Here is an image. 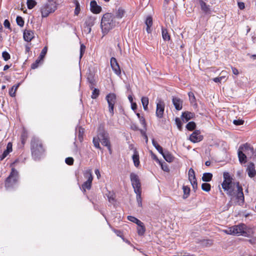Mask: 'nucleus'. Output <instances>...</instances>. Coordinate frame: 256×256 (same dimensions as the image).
<instances>
[{"label":"nucleus","instance_id":"864d4df0","mask_svg":"<svg viewBox=\"0 0 256 256\" xmlns=\"http://www.w3.org/2000/svg\"><path fill=\"white\" fill-rule=\"evenodd\" d=\"M176 123L177 125V126L179 130L182 128V122L179 118H176L175 120Z\"/></svg>","mask_w":256,"mask_h":256},{"label":"nucleus","instance_id":"473e14b6","mask_svg":"<svg viewBox=\"0 0 256 256\" xmlns=\"http://www.w3.org/2000/svg\"><path fill=\"white\" fill-rule=\"evenodd\" d=\"M100 140V138L98 135V136L94 137L92 140V142L94 144V146H95V148L98 149H100V147L99 144Z\"/></svg>","mask_w":256,"mask_h":256},{"label":"nucleus","instance_id":"4468645a","mask_svg":"<svg viewBox=\"0 0 256 256\" xmlns=\"http://www.w3.org/2000/svg\"><path fill=\"white\" fill-rule=\"evenodd\" d=\"M190 139L192 142L196 143L201 141L202 140V136L200 135L199 130H195L190 136Z\"/></svg>","mask_w":256,"mask_h":256},{"label":"nucleus","instance_id":"c85d7f7f","mask_svg":"<svg viewBox=\"0 0 256 256\" xmlns=\"http://www.w3.org/2000/svg\"><path fill=\"white\" fill-rule=\"evenodd\" d=\"M86 26L88 27L89 32H90V27L94 24V18L92 17H88L85 22Z\"/></svg>","mask_w":256,"mask_h":256},{"label":"nucleus","instance_id":"774afa93","mask_svg":"<svg viewBox=\"0 0 256 256\" xmlns=\"http://www.w3.org/2000/svg\"><path fill=\"white\" fill-rule=\"evenodd\" d=\"M25 48H26V53L28 52L30 50V44H26Z\"/></svg>","mask_w":256,"mask_h":256},{"label":"nucleus","instance_id":"c9c22d12","mask_svg":"<svg viewBox=\"0 0 256 256\" xmlns=\"http://www.w3.org/2000/svg\"><path fill=\"white\" fill-rule=\"evenodd\" d=\"M200 4L201 7V8L202 10L205 12H207L209 10V8L208 6L202 0L200 1Z\"/></svg>","mask_w":256,"mask_h":256},{"label":"nucleus","instance_id":"e433bc0d","mask_svg":"<svg viewBox=\"0 0 256 256\" xmlns=\"http://www.w3.org/2000/svg\"><path fill=\"white\" fill-rule=\"evenodd\" d=\"M188 176L189 180L196 178L194 171L192 168L189 170Z\"/></svg>","mask_w":256,"mask_h":256},{"label":"nucleus","instance_id":"cd10ccee","mask_svg":"<svg viewBox=\"0 0 256 256\" xmlns=\"http://www.w3.org/2000/svg\"><path fill=\"white\" fill-rule=\"evenodd\" d=\"M136 196V202H138V206L140 207H142V192H135Z\"/></svg>","mask_w":256,"mask_h":256},{"label":"nucleus","instance_id":"6ab92c4d","mask_svg":"<svg viewBox=\"0 0 256 256\" xmlns=\"http://www.w3.org/2000/svg\"><path fill=\"white\" fill-rule=\"evenodd\" d=\"M152 17H147L145 20V24L146 26V31L148 34H150L152 32Z\"/></svg>","mask_w":256,"mask_h":256},{"label":"nucleus","instance_id":"37998d69","mask_svg":"<svg viewBox=\"0 0 256 256\" xmlns=\"http://www.w3.org/2000/svg\"><path fill=\"white\" fill-rule=\"evenodd\" d=\"M74 4L76 5V8L74 10V14L78 15L80 14V5L78 1H76L74 2Z\"/></svg>","mask_w":256,"mask_h":256},{"label":"nucleus","instance_id":"9d476101","mask_svg":"<svg viewBox=\"0 0 256 256\" xmlns=\"http://www.w3.org/2000/svg\"><path fill=\"white\" fill-rule=\"evenodd\" d=\"M98 136L101 140V142L102 145L106 146L110 151V144L109 140L108 134L104 130H100Z\"/></svg>","mask_w":256,"mask_h":256},{"label":"nucleus","instance_id":"f3484780","mask_svg":"<svg viewBox=\"0 0 256 256\" xmlns=\"http://www.w3.org/2000/svg\"><path fill=\"white\" fill-rule=\"evenodd\" d=\"M172 104L174 105L176 109L178 110H181L182 108V100L178 98V97H173L172 99Z\"/></svg>","mask_w":256,"mask_h":256},{"label":"nucleus","instance_id":"f03ea898","mask_svg":"<svg viewBox=\"0 0 256 256\" xmlns=\"http://www.w3.org/2000/svg\"><path fill=\"white\" fill-rule=\"evenodd\" d=\"M115 17H102L100 26L103 36H105L116 26Z\"/></svg>","mask_w":256,"mask_h":256},{"label":"nucleus","instance_id":"1a4fd4ad","mask_svg":"<svg viewBox=\"0 0 256 256\" xmlns=\"http://www.w3.org/2000/svg\"><path fill=\"white\" fill-rule=\"evenodd\" d=\"M248 148H250L252 151L253 150V148H249L247 144L240 146L238 150V157L239 161L241 164L246 162V156L243 152H246V150H248Z\"/></svg>","mask_w":256,"mask_h":256},{"label":"nucleus","instance_id":"49530a36","mask_svg":"<svg viewBox=\"0 0 256 256\" xmlns=\"http://www.w3.org/2000/svg\"><path fill=\"white\" fill-rule=\"evenodd\" d=\"M192 188L194 190H196L198 188V184L196 182V178H194V180H190Z\"/></svg>","mask_w":256,"mask_h":256},{"label":"nucleus","instance_id":"393cba45","mask_svg":"<svg viewBox=\"0 0 256 256\" xmlns=\"http://www.w3.org/2000/svg\"><path fill=\"white\" fill-rule=\"evenodd\" d=\"M162 156L168 162H170L174 160V157L172 156L168 152H164Z\"/></svg>","mask_w":256,"mask_h":256},{"label":"nucleus","instance_id":"6e6552de","mask_svg":"<svg viewBox=\"0 0 256 256\" xmlns=\"http://www.w3.org/2000/svg\"><path fill=\"white\" fill-rule=\"evenodd\" d=\"M130 179L134 192H142L141 183L138 176L134 173H131Z\"/></svg>","mask_w":256,"mask_h":256},{"label":"nucleus","instance_id":"09e8293b","mask_svg":"<svg viewBox=\"0 0 256 256\" xmlns=\"http://www.w3.org/2000/svg\"><path fill=\"white\" fill-rule=\"evenodd\" d=\"M189 100L190 102H194L196 101V98L194 95L193 92H189L188 94Z\"/></svg>","mask_w":256,"mask_h":256},{"label":"nucleus","instance_id":"f257e3e1","mask_svg":"<svg viewBox=\"0 0 256 256\" xmlns=\"http://www.w3.org/2000/svg\"><path fill=\"white\" fill-rule=\"evenodd\" d=\"M224 180L222 188L226 191L227 194L232 197H236L240 205L244 202V196L242 188L239 184V182L232 181V178L228 172L224 173Z\"/></svg>","mask_w":256,"mask_h":256},{"label":"nucleus","instance_id":"5701e85b","mask_svg":"<svg viewBox=\"0 0 256 256\" xmlns=\"http://www.w3.org/2000/svg\"><path fill=\"white\" fill-rule=\"evenodd\" d=\"M212 178V174L210 172H206L203 174V176H202V180L204 182H210Z\"/></svg>","mask_w":256,"mask_h":256},{"label":"nucleus","instance_id":"338daca9","mask_svg":"<svg viewBox=\"0 0 256 256\" xmlns=\"http://www.w3.org/2000/svg\"><path fill=\"white\" fill-rule=\"evenodd\" d=\"M131 128L134 130H138V128L136 124H132L131 125Z\"/></svg>","mask_w":256,"mask_h":256},{"label":"nucleus","instance_id":"5fc2aeb1","mask_svg":"<svg viewBox=\"0 0 256 256\" xmlns=\"http://www.w3.org/2000/svg\"><path fill=\"white\" fill-rule=\"evenodd\" d=\"M5 150L7 152H8V153H10V152H11L12 151V143L8 142V144L7 146H6V150Z\"/></svg>","mask_w":256,"mask_h":256},{"label":"nucleus","instance_id":"de8ad7c7","mask_svg":"<svg viewBox=\"0 0 256 256\" xmlns=\"http://www.w3.org/2000/svg\"><path fill=\"white\" fill-rule=\"evenodd\" d=\"M86 50V46L84 44H80V58H82Z\"/></svg>","mask_w":256,"mask_h":256},{"label":"nucleus","instance_id":"c03bdc74","mask_svg":"<svg viewBox=\"0 0 256 256\" xmlns=\"http://www.w3.org/2000/svg\"><path fill=\"white\" fill-rule=\"evenodd\" d=\"M159 164L160 165L161 168L163 170L166 172L169 171V168L166 162L162 163L160 162V163Z\"/></svg>","mask_w":256,"mask_h":256},{"label":"nucleus","instance_id":"39448f33","mask_svg":"<svg viewBox=\"0 0 256 256\" xmlns=\"http://www.w3.org/2000/svg\"><path fill=\"white\" fill-rule=\"evenodd\" d=\"M57 8V4L56 2L48 0V2L44 4L41 8L42 16H48L52 14Z\"/></svg>","mask_w":256,"mask_h":256},{"label":"nucleus","instance_id":"2f4dec72","mask_svg":"<svg viewBox=\"0 0 256 256\" xmlns=\"http://www.w3.org/2000/svg\"><path fill=\"white\" fill-rule=\"evenodd\" d=\"M47 51H48V48H47V46H46L42 50L40 54V56H38V61H41L44 59V56L47 52Z\"/></svg>","mask_w":256,"mask_h":256},{"label":"nucleus","instance_id":"69168bd1","mask_svg":"<svg viewBox=\"0 0 256 256\" xmlns=\"http://www.w3.org/2000/svg\"><path fill=\"white\" fill-rule=\"evenodd\" d=\"M232 73L235 75H238V70L235 68H232Z\"/></svg>","mask_w":256,"mask_h":256},{"label":"nucleus","instance_id":"7ed1b4c3","mask_svg":"<svg viewBox=\"0 0 256 256\" xmlns=\"http://www.w3.org/2000/svg\"><path fill=\"white\" fill-rule=\"evenodd\" d=\"M246 230V226L244 224H241L230 227L224 231L226 234H228L248 236V234Z\"/></svg>","mask_w":256,"mask_h":256},{"label":"nucleus","instance_id":"0eeeda50","mask_svg":"<svg viewBox=\"0 0 256 256\" xmlns=\"http://www.w3.org/2000/svg\"><path fill=\"white\" fill-rule=\"evenodd\" d=\"M18 178V172L14 168L9 176L6 180V187L7 188H12L16 184Z\"/></svg>","mask_w":256,"mask_h":256},{"label":"nucleus","instance_id":"c756f323","mask_svg":"<svg viewBox=\"0 0 256 256\" xmlns=\"http://www.w3.org/2000/svg\"><path fill=\"white\" fill-rule=\"evenodd\" d=\"M19 86H20V84H18L16 86H14L10 90H9V94H10V95L11 96H12V97L15 96H16V92Z\"/></svg>","mask_w":256,"mask_h":256},{"label":"nucleus","instance_id":"72a5a7b5","mask_svg":"<svg viewBox=\"0 0 256 256\" xmlns=\"http://www.w3.org/2000/svg\"><path fill=\"white\" fill-rule=\"evenodd\" d=\"M128 219L135 224H136L137 225H140L142 224V222L138 220L137 218L133 216H128Z\"/></svg>","mask_w":256,"mask_h":256},{"label":"nucleus","instance_id":"a19ab883","mask_svg":"<svg viewBox=\"0 0 256 256\" xmlns=\"http://www.w3.org/2000/svg\"><path fill=\"white\" fill-rule=\"evenodd\" d=\"M196 124L193 122H189L186 126V128L189 130H192L194 129Z\"/></svg>","mask_w":256,"mask_h":256},{"label":"nucleus","instance_id":"13d9d810","mask_svg":"<svg viewBox=\"0 0 256 256\" xmlns=\"http://www.w3.org/2000/svg\"><path fill=\"white\" fill-rule=\"evenodd\" d=\"M40 61H38V60L37 59L36 60V62L34 64H33L32 65V69H34V68H36L38 66V63L40 62Z\"/></svg>","mask_w":256,"mask_h":256},{"label":"nucleus","instance_id":"3c124183","mask_svg":"<svg viewBox=\"0 0 256 256\" xmlns=\"http://www.w3.org/2000/svg\"><path fill=\"white\" fill-rule=\"evenodd\" d=\"M65 162L68 165H72L74 163V159L72 157H68L66 158Z\"/></svg>","mask_w":256,"mask_h":256},{"label":"nucleus","instance_id":"423d86ee","mask_svg":"<svg viewBox=\"0 0 256 256\" xmlns=\"http://www.w3.org/2000/svg\"><path fill=\"white\" fill-rule=\"evenodd\" d=\"M83 175L86 180L82 185V188L84 192H86V190H90L92 186L93 176L91 170L87 169L84 170Z\"/></svg>","mask_w":256,"mask_h":256},{"label":"nucleus","instance_id":"f704fd0d","mask_svg":"<svg viewBox=\"0 0 256 256\" xmlns=\"http://www.w3.org/2000/svg\"><path fill=\"white\" fill-rule=\"evenodd\" d=\"M226 76H222L220 77H217V78H215L213 79V80L215 82H220V83L221 82H225L226 80Z\"/></svg>","mask_w":256,"mask_h":256},{"label":"nucleus","instance_id":"ddd939ff","mask_svg":"<svg viewBox=\"0 0 256 256\" xmlns=\"http://www.w3.org/2000/svg\"><path fill=\"white\" fill-rule=\"evenodd\" d=\"M110 62L111 67L114 72L116 75L120 76L121 74V70L116 58H112L110 59Z\"/></svg>","mask_w":256,"mask_h":256},{"label":"nucleus","instance_id":"4d7b16f0","mask_svg":"<svg viewBox=\"0 0 256 256\" xmlns=\"http://www.w3.org/2000/svg\"><path fill=\"white\" fill-rule=\"evenodd\" d=\"M140 122V124L145 127L146 126V122L143 116H142L139 118Z\"/></svg>","mask_w":256,"mask_h":256},{"label":"nucleus","instance_id":"e2e57ef3","mask_svg":"<svg viewBox=\"0 0 256 256\" xmlns=\"http://www.w3.org/2000/svg\"><path fill=\"white\" fill-rule=\"evenodd\" d=\"M151 154H152V158L156 160V162H158V163H160V162L159 160L158 159V158H157V156L154 154L152 152H150Z\"/></svg>","mask_w":256,"mask_h":256},{"label":"nucleus","instance_id":"aec40b11","mask_svg":"<svg viewBox=\"0 0 256 256\" xmlns=\"http://www.w3.org/2000/svg\"><path fill=\"white\" fill-rule=\"evenodd\" d=\"M132 158V160H133L134 166L136 167H138L140 164V161H139V156H138V152L136 151H134Z\"/></svg>","mask_w":256,"mask_h":256},{"label":"nucleus","instance_id":"9b49d317","mask_svg":"<svg viewBox=\"0 0 256 256\" xmlns=\"http://www.w3.org/2000/svg\"><path fill=\"white\" fill-rule=\"evenodd\" d=\"M106 100L108 104L109 112L112 116L114 114V105L116 102V96L114 93H110L106 96Z\"/></svg>","mask_w":256,"mask_h":256},{"label":"nucleus","instance_id":"052dcab7","mask_svg":"<svg viewBox=\"0 0 256 256\" xmlns=\"http://www.w3.org/2000/svg\"><path fill=\"white\" fill-rule=\"evenodd\" d=\"M4 24L6 28H10V23L9 21L7 20H4Z\"/></svg>","mask_w":256,"mask_h":256},{"label":"nucleus","instance_id":"8fccbe9b","mask_svg":"<svg viewBox=\"0 0 256 256\" xmlns=\"http://www.w3.org/2000/svg\"><path fill=\"white\" fill-rule=\"evenodd\" d=\"M2 56L4 60L6 61L8 60L10 58V55L6 52H4L2 53Z\"/></svg>","mask_w":256,"mask_h":256},{"label":"nucleus","instance_id":"a211bd4d","mask_svg":"<svg viewBox=\"0 0 256 256\" xmlns=\"http://www.w3.org/2000/svg\"><path fill=\"white\" fill-rule=\"evenodd\" d=\"M246 172H248V174L250 177L253 178L256 172L255 170L254 165L253 163H250L248 164L246 169Z\"/></svg>","mask_w":256,"mask_h":256},{"label":"nucleus","instance_id":"dca6fc26","mask_svg":"<svg viewBox=\"0 0 256 256\" xmlns=\"http://www.w3.org/2000/svg\"><path fill=\"white\" fill-rule=\"evenodd\" d=\"M34 37V33L30 30H25L23 34V38L25 41L30 42Z\"/></svg>","mask_w":256,"mask_h":256},{"label":"nucleus","instance_id":"a878e982","mask_svg":"<svg viewBox=\"0 0 256 256\" xmlns=\"http://www.w3.org/2000/svg\"><path fill=\"white\" fill-rule=\"evenodd\" d=\"M162 37L164 40H170V36L168 34L166 29L162 28Z\"/></svg>","mask_w":256,"mask_h":256},{"label":"nucleus","instance_id":"412c9836","mask_svg":"<svg viewBox=\"0 0 256 256\" xmlns=\"http://www.w3.org/2000/svg\"><path fill=\"white\" fill-rule=\"evenodd\" d=\"M194 116V114L190 112H184L182 114L183 120H185L186 122L191 119Z\"/></svg>","mask_w":256,"mask_h":256},{"label":"nucleus","instance_id":"0e129e2a","mask_svg":"<svg viewBox=\"0 0 256 256\" xmlns=\"http://www.w3.org/2000/svg\"><path fill=\"white\" fill-rule=\"evenodd\" d=\"M156 149L162 155L163 154V149L161 146H158L156 148Z\"/></svg>","mask_w":256,"mask_h":256},{"label":"nucleus","instance_id":"a18cd8bd","mask_svg":"<svg viewBox=\"0 0 256 256\" xmlns=\"http://www.w3.org/2000/svg\"><path fill=\"white\" fill-rule=\"evenodd\" d=\"M16 22L20 26H22L24 24V20L22 18V17H16Z\"/></svg>","mask_w":256,"mask_h":256},{"label":"nucleus","instance_id":"4be33fe9","mask_svg":"<svg viewBox=\"0 0 256 256\" xmlns=\"http://www.w3.org/2000/svg\"><path fill=\"white\" fill-rule=\"evenodd\" d=\"M142 103L144 110H148L149 103L148 98L146 96H142L141 98Z\"/></svg>","mask_w":256,"mask_h":256},{"label":"nucleus","instance_id":"ea45409f","mask_svg":"<svg viewBox=\"0 0 256 256\" xmlns=\"http://www.w3.org/2000/svg\"><path fill=\"white\" fill-rule=\"evenodd\" d=\"M210 185L208 183H204L202 184V188L205 192H209L210 190Z\"/></svg>","mask_w":256,"mask_h":256},{"label":"nucleus","instance_id":"bb28decb","mask_svg":"<svg viewBox=\"0 0 256 256\" xmlns=\"http://www.w3.org/2000/svg\"><path fill=\"white\" fill-rule=\"evenodd\" d=\"M182 190L184 192L182 198L184 199H186L188 198L190 195V188L188 186H182Z\"/></svg>","mask_w":256,"mask_h":256},{"label":"nucleus","instance_id":"20e7f679","mask_svg":"<svg viewBox=\"0 0 256 256\" xmlns=\"http://www.w3.org/2000/svg\"><path fill=\"white\" fill-rule=\"evenodd\" d=\"M31 148L32 154L35 159L38 158L40 154L44 152L41 142L35 138L32 140Z\"/></svg>","mask_w":256,"mask_h":256},{"label":"nucleus","instance_id":"2eb2a0df","mask_svg":"<svg viewBox=\"0 0 256 256\" xmlns=\"http://www.w3.org/2000/svg\"><path fill=\"white\" fill-rule=\"evenodd\" d=\"M90 10L92 13L98 14L101 12L102 8L95 0H92L90 2Z\"/></svg>","mask_w":256,"mask_h":256},{"label":"nucleus","instance_id":"bf43d9fd","mask_svg":"<svg viewBox=\"0 0 256 256\" xmlns=\"http://www.w3.org/2000/svg\"><path fill=\"white\" fill-rule=\"evenodd\" d=\"M8 154L9 153L8 152L4 150L3 152V154H2V155L0 156V160H2L3 159H4L8 156Z\"/></svg>","mask_w":256,"mask_h":256},{"label":"nucleus","instance_id":"680f3d73","mask_svg":"<svg viewBox=\"0 0 256 256\" xmlns=\"http://www.w3.org/2000/svg\"><path fill=\"white\" fill-rule=\"evenodd\" d=\"M238 6L240 10H242L244 8V4L243 2H238Z\"/></svg>","mask_w":256,"mask_h":256},{"label":"nucleus","instance_id":"b1692460","mask_svg":"<svg viewBox=\"0 0 256 256\" xmlns=\"http://www.w3.org/2000/svg\"><path fill=\"white\" fill-rule=\"evenodd\" d=\"M137 231L138 234L140 236H142L144 234L146 228L143 222H142L141 224L138 225Z\"/></svg>","mask_w":256,"mask_h":256},{"label":"nucleus","instance_id":"7c9ffc66","mask_svg":"<svg viewBox=\"0 0 256 256\" xmlns=\"http://www.w3.org/2000/svg\"><path fill=\"white\" fill-rule=\"evenodd\" d=\"M116 16H122L124 14H128L126 10L122 7H119L116 12Z\"/></svg>","mask_w":256,"mask_h":256},{"label":"nucleus","instance_id":"58836bf2","mask_svg":"<svg viewBox=\"0 0 256 256\" xmlns=\"http://www.w3.org/2000/svg\"><path fill=\"white\" fill-rule=\"evenodd\" d=\"M78 131V138L80 142H82L83 140V135L84 132V130L83 128H79Z\"/></svg>","mask_w":256,"mask_h":256},{"label":"nucleus","instance_id":"79ce46f5","mask_svg":"<svg viewBox=\"0 0 256 256\" xmlns=\"http://www.w3.org/2000/svg\"><path fill=\"white\" fill-rule=\"evenodd\" d=\"M99 94H100L99 90L97 88H94L92 91L91 98L93 99H96L98 96Z\"/></svg>","mask_w":256,"mask_h":256},{"label":"nucleus","instance_id":"6e6d98bb","mask_svg":"<svg viewBox=\"0 0 256 256\" xmlns=\"http://www.w3.org/2000/svg\"><path fill=\"white\" fill-rule=\"evenodd\" d=\"M108 201L110 202H112L114 200V198L113 196V194H110V192H109V194H108Z\"/></svg>","mask_w":256,"mask_h":256},{"label":"nucleus","instance_id":"603ef678","mask_svg":"<svg viewBox=\"0 0 256 256\" xmlns=\"http://www.w3.org/2000/svg\"><path fill=\"white\" fill-rule=\"evenodd\" d=\"M244 121L242 120H234L233 123L236 126L243 124Z\"/></svg>","mask_w":256,"mask_h":256},{"label":"nucleus","instance_id":"f8f14e48","mask_svg":"<svg viewBox=\"0 0 256 256\" xmlns=\"http://www.w3.org/2000/svg\"><path fill=\"white\" fill-rule=\"evenodd\" d=\"M164 107V102L161 100H157L156 116L158 118H160L163 117Z\"/></svg>","mask_w":256,"mask_h":256},{"label":"nucleus","instance_id":"4c0bfd02","mask_svg":"<svg viewBox=\"0 0 256 256\" xmlns=\"http://www.w3.org/2000/svg\"><path fill=\"white\" fill-rule=\"evenodd\" d=\"M27 6L29 9H32L36 4L34 0H27Z\"/></svg>","mask_w":256,"mask_h":256}]
</instances>
